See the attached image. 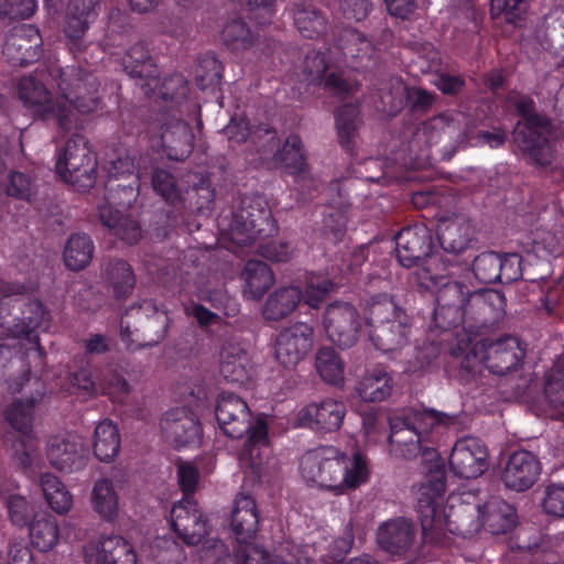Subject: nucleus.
<instances>
[{"label":"nucleus","instance_id":"30","mask_svg":"<svg viewBox=\"0 0 564 564\" xmlns=\"http://www.w3.org/2000/svg\"><path fill=\"white\" fill-rule=\"evenodd\" d=\"M98 376H95L91 360L86 356H74L65 381L69 394L84 400L98 395Z\"/></svg>","mask_w":564,"mask_h":564},{"label":"nucleus","instance_id":"24","mask_svg":"<svg viewBox=\"0 0 564 564\" xmlns=\"http://www.w3.org/2000/svg\"><path fill=\"white\" fill-rule=\"evenodd\" d=\"M541 464L535 455L528 451L512 453L501 473L503 485L518 492L530 489L539 479Z\"/></svg>","mask_w":564,"mask_h":564},{"label":"nucleus","instance_id":"32","mask_svg":"<svg viewBox=\"0 0 564 564\" xmlns=\"http://www.w3.org/2000/svg\"><path fill=\"white\" fill-rule=\"evenodd\" d=\"M429 129L443 130L442 144L455 150L469 140L473 126L462 112H445L431 118Z\"/></svg>","mask_w":564,"mask_h":564},{"label":"nucleus","instance_id":"38","mask_svg":"<svg viewBox=\"0 0 564 564\" xmlns=\"http://www.w3.org/2000/svg\"><path fill=\"white\" fill-rule=\"evenodd\" d=\"M99 218L113 236L128 245L137 243L142 237L140 224L132 217L122 214L117 207L99 206Z\"/></svg>","mask_w":564,"mask_h":564},{"label":"nucleus","instance_id":"1","mask_svg":"<svg viewBox=\"0 0 564 564\" xmlns=\"http://www.w3.org/2000/svg\"><path fill=\"white\" fill-rule=\"evenodd\" d=\"M99 86L93 73L80 67H67L61 72V97L54 98L46 86L33 76L20 79L18 93L35 120L65 134L78 128L79 113L88 115L99 109Z\"/></svg>","mask_w":564,"mask_h":564},{"label":"nucleus","instance_id":"37","mask_svg":"<svg viewBox=\"0 0 564 564\" xmlns=\"http://www.w3.org/2000/svg\"><path fill=\"white\" fill-rule=\"evenodd\" d=\"M242 294L247 300L259 301L274 283V274L269 264L260 260H249L241 272Z\"/></svg>","mask_w":564,"mask_h":564},{"label":"nucleus","instance_id":"21","mask_svg":"<svg viewBox=\"0 0 564 564\" xmlns=\"http://www.w3.org/2000/svg\"><path fill=\"white\" fill-rule=\"evenodd\" d=\"M525 350L518 338L506 336L497 340H482L484 366L492 373L503 376L519 367Z\"/></svg>","mask_w":564,"mask_h":564},{"label":"nucleus","instance_id":"39","mask_svg":"<svg viewBox=\"0 0 564 564\" xmlns=\"http://www.w3.org/2000/svg\"><path fill=\"white\" fill-rule=\"evenodd\" d=\"M29 538L32 546L40 552L52 551L61 540V527L55 516L36 513L29 523Z\"/></svg>","mask_w":564,"mask_h":564},{"label":"nucleus","instance_id":"8","mask_svg":"<svg viewBox=\"0 0 564 564\" xmlns=\"http://www.w3.org/2000/svg\"><path fill=\"white\" fill-rule=\"evenodd\" d=\"M446 414L435 411L414 412L409 411L404 415H394L390 419V444H393L395 451L405 459L415 458L420 453L424 466V478L429 473V463L424 458V452L427 449L437 451L427 446L429 434L432 430L441 424L449 421Z\"/></svg>","mask_w":564,"mask_h":564},{"label":"nucleus","instance_id":"52","mask_svg":"<svg viewBox=\"0 0 564 564\" xmlns=\"http://www.w3.org/2000/svg\"><path fill=\"white\" fill-rule=\"evenodd\" d=\"M369 260L371 265L378 268L375 269L371 275L381 278L388 269V258L381 250L379 242H370L368 245L359 246L349 258L348 270L356 272L361 265Z\"/></svg>","mask_w":564,"mask_h":564},{"label":"nucleus","instance_id":"64","mask_svg":"<svg viewBox=\"0 0 564 564\" xmlns=\"http://www.w3.org/2000/svg\"><path fill=\"white\" fill-rule=\"evenodd\" d=\"M388 377L386 373L380 376L365 377L357 387L358 394L362 401L380 402L388 395Z\"/></svg>","mask_w":564,"mask_h":564},{"label":"nucleus","instance_id":"9","mask_svg":"<svg viewBox=\"0 0 564 564\" xmlns=\"http://www.w3.org/2000/svg\"><path fill=\"white\" fill-rule=\"evenodd\" d=\"M194 139L192 127L165 110L154 112L139 132L140 142L147 141L153 152L162 151L169 160L180 162L193 152Z\"/></svg>","mask_w":564,"mask_h":564},{"label":"nucleus","instance_id":"48","mask_svg":"<svg viewBox=\"0 0 564 564\" xmlns=\"http://www.w3.org/2000/svg\"><path fill=\"white\" fill-rule=\"evenodd\" d=\"M93 509L105 521L112 522L119 512V497L113 482L101 478L94 485L91 492Z\"/></svg>","mask_w":564,"mask_h":564},{"label":"nucleus","instance_id":"55","mask_svg":"<svg viewBox=\"0 0 564 564\" xmlns=\"http://www.w3.org/2000/svg\"><path fill=\"white\" fill-rule=\"evenodd\" d=\"M151 321L158 323L159 328L155 330V336L153 338H150L144 344L134 343V340L132 339V330L130 326L123 325V322H121L120 339L128 350L134 351L143 347H153L160 344L166 337L170 321L167 314L165 312L160 313L155 310V314Z\"/></svg>","mask_w":564,"mask_h":564},{"label":"nucleus","instance_id":"51","mask_svg":"<svg viewBox=\"0 0 564 564\" xmlns=\"http://www.w3.org/2000/svg\"><path fill=\"white\" fill-rule=\"evenodd\" d=\"M220 39L229 51L238 53L253 45L254 34L241 18H235L225 24Z\"/></svg>","mask_w":564,"mask_h":564},{"label":"nucleus","instance_id":"16","mask_svg":"<svg viewBox=\"0 0 564 564\" xmlns=\"http://www.w3.org/2000/svg\"><path fill=\"white\" fill-rule=\"evenodd\" d=\"M449 467L460 478L475 479L481 476L489 467L486 444L470 436L457 440L449 456Z\"/></svg>","mask_w":564,"mask_h":564},{"label":"nucleus","instance_id":"4","mask_svg":"<svg viewBox=\"0 0 564 564\" xmlns=\"http://www.w3.org/2000/svg\"><path fill=\"white\" fill-rule=\"evenodd\" d=\"M502 292L471 290L464 281H448L436 291L433 322L444 332L458 326L480 330L494 326L505 314Z\"/></svg>","mask_w":564,"mask_h":564},{"label":"nucleus","instance_id":"56","mask_svg":"<svg viewBox=\"0 0 564 564\" xmlns=\"http://www.w3.org/2000/svg\"><path fill=\"white\" fill-rule=\"evenodd\" d=\"M415 539L414 525L404 518L390 521V554L406 552Z\"/></svg>","mask_w":564,"mask_h":564},{"label":"nucleus","instance_id":"40","mask_svg":"<svg viewBox=\"0 0 564 564\" xmlns=\"http://www.w3.org/2000/svg\"><path fill=\"white\" fill-rule=\"evenodd\" d=\"M104 278L117 301L127 300L132 294L137 283V278L130 263L118 258L111 259L106 264Z\"/></svg>","mask_w":564,"mask_h":564},{"label":"nucleus","instance_id":"29","mask_svg":"<svg viewBox=\"0 0 564 564\" xmlns=\"http://www.w3.org/2000/svg\"><path fill=\"white\" fill-rule=\"evenodd\" d=\"M220 372L229 382L248 384L253 376L249 351L239 344L226 343L220 352Z\"/></svg>","mask_w":564,"mask_h":564},{"label":"nucleus","instance_id":"57","mask_svg":"<svg viewBox=\"0 0 564 564\" xmlns=\"http://www.w3.org/2000/svg\"><path fill=\"white\" fill-rule=\"evenodd\" d=\"M411 319L406 312L400 306H394L390 316V347L391 350L402 349L410 343Z\"/></svg>","mask_w":564,"mask_h":564},{"label":"nucleus","instance_id":"31","mask_svg":"<svg viewBox=\"0 0 564 564\" xmlns=\"http://www.w3.org/2000/svg\"><path fill=\"white\" fill-rule=\"evenodd\" d=\"M259 516L250 496H238L230 517V528L237 544L251 542L258 531Z\"/></svg>","mask_w":564,"mask_h":564},{"label":"nucleus","instance_id":"11","mask_svg":"<svg viewBox=\"0 0 564 564\" xmlns=\"http://www.w3.org/2000/svg\"><path fill=\"white\" fill-rule=\"evenodd\" d=\"M97 166L96 153L82 134L75 133L57 152L56 173L65 183L77 186L79 189L93 187Z\"/></svg>","mask_w":564,"mask_h":564},{"label":"nucleus","instance_id":"13","mask_svg":"<svg viewBox=\"0 0 564 564\" xmlns=\"http://www.w3.org/2000/svg\"><path fill=\"white\" fill-rule=\"evenodd\" d=\"M364 319L350 303H330L324 313L323 326L330 341L339 348H350L359 339Z\"/></svg>","mask_w":564,"mask_h":564},{"label":"nucleus","instance_id":"43","mask_svg":"<svg viewBox=\"0 0 564 564\" xmlns=\"http://www.w3.org/2000/svg\"><path fill=\"white\" fill-rule=\"evenodd\" d=\"M97 564H137V553L121 535L102 536L96 554Z\"/></svg>","mask_w":564,"mask_h":564},{"label":"nucleus","instance_id":"14","mask_svg":"<svg viewBox=\"0 0 564 564\" xmlns=\"http://www.w3.org/2000/svg\"><path fill=\"white\" fill-rule=\"evenodd\" d=\"M314 328L305 322L284 327L275 337L274 356L285 368L295 367L313 348Z\"/></svg>","mask_w":564,"mask_h":564},{"label":"nucleus","instance_id":"22","mask_svg":"<svg viewBox=\"0 0 564 564\" xmlns=\"http://www.w3.org/2000/svg\"><path fill=\"white\" fill-rule=\"evenodd\" d=\"M46 455L55 469L63 473H74L86 467L89 459V449L76 436H54L48 441Z\"/></svg>","mask_w":564,"mask_h":564},{"label":"nucleus","instance_id":"49","mask_svg":"<svg viewBox=\"0 0 564 564\" xmlns=\"http://www.w3.org/2000/svg\"><path fill=\"white\" fill-rule=\"evenodd\" d=\"M40 487L45 501L56 513L65 514L73 506V496L57 476L44 473L40 476Z\"/></svg>","mask_w":564,"mask_h":564},{"label":"nucleus","instance_id":"6","mask_svg":"<svg viewBox=\"0 0 564 564\" xmlns=\"http://www.w3.org/2000/svg\"><path fill=\"white\" fill-rule=\"evenodd\" d=\"M299 468L306 484L335 496L357 489L369 478L367 459L359 451L350 458L335 446L305 452Z\"/></svg>","mask_w":564,"mask_h":564},{"label":"nucleus","instance_id":"7","mask_svg":"<svg viewBox=\"0 0 564 564\" xmlns=\"http://www.w3.org/2000/svg\"><path fill=\"white\" fill-rule=\"evenodd\" d=\"M279 227L267 200L260 195L241 197L232 212L230 240L240 247H251L272 262H286L292 256L289 242L267 240L278 234Z\"/></svg>","mask_w":564,"mask_h":564},{"label":"nucleus","instance_id":"47","mask_svg":"<svg viewBox=\"0 0 564 564\" xmlns=\"http://www.w3.org/2000/svg\"><path fill=\"white\" fill-rule=\"evenodd\" d=\"M94 252L95 245L89 235L73 234L64 248V263L72 271H80L90 263Z\"/></svg>","mask_w":564,"mask_h":564},{"label":"nucleus","instance_id":"18","mask_svg":"<svg viewBox=\"0 0 564 564\" xmlns=\"http://www.w3.org/2000/svg\"><path fill=\"white\" fill-rule=\"evenodd\" d=\"M40 30L33 24L14 26L6 36L2 53L13 66L25 67L42 54Z\"/></svg>","mask_w":564,"mask_h":564},{"label":"nucleus","instance_id":"20","mask_svg":"<svg viewBox=\"0 0 564 564\" xmlns=\"http://www.w3.org/2000/svg\"><path fill=\"white\" fill-rule=\"evenodd\" d=\"M215 416L220 430L228 437L240 438L250 430V409L235 393L223 391L218 395Z\"/></svg>","mask_w":564,"mask_h":564},{"label":"nucleus","instance_id":"5","mask_svg":"<svg viewBox=\"0 0 564 564\" xmlns=\"http://www.w3.org/2000/svg\"><path fill=\"white\" fill-rule=\"evenodd\" d=\"M224 131L229 142H249L262 159L271 155L274 166L286 170L295 183L308 175L307 158L299 134L291 133L280 145L278 131L268 120L237 113L230 118Z\"/></svg>","mask_w":564,"mask_h":564},{"label":"nucleus","instance_id":"60","mask_svg":"<svg viewBox=\"0 0 564 564\" xmlns=\"http://www.w3.org/2000/svg\"><path fill=\"white\" fill-rule=\"evenodd\" d=\"M216 564H271L269 553L251 542L237 544L235 555L218 560Z\"/></svg>","mask_w":564,"mask_h":564},{"label":"nucleus","instance_id":"15","mask_svg":"<svg viewBox=\"0 0 564 564\" xmlns=\"http://www.w3.org/2000/svg\"><path fill=\"white\" fill-rule=\"evenodd\" d=\"M160 425L166 442L177 449L197 447L202 443V424L198 417L187 408L181 406L166 411Z\"/></svg>","mask_w":564,"mask_h":564},{"label":"nucleus","instance_id":"36","mask_svg":"<svg viewBox=\"0 0 564 564\" xmlns=\"http://www.w3.org/2000/svg\"><path fill=\"white\" fill-rule=\"evenodd\" d=\"M292 14L294 25L303 37L317 40L326 34L328 19L314 3L306 1L294 3Z\"/></svg>","mask_w":564,"mask_h":564},{"label":"nucleus","instance_id":"23","mask_svg":"<svg viewBox=\"0 0 564 564\" xmlns=\"http://www.w3.org/2000/svg\"><path fill=\"white\" fill-rule=\"evenodd\" d=\"M336 47L341 52L345 61L351 59V70L367 73L375 66L376 50L370 40L351 26H345L337 35L334 33Z\"/></svg>","mask_w":564,"mask_h":564},{"label":"nucleus","instance_id":"42","mask_svg":"<svg viewBox=\"0 0 564 564\" xmlns=\"http://www.w3.org/2000/svg\"><path fill=\"white\" fill-rule=\"evenodd\" d=\"M360 121V110L357 105L345 104L335 111V126L339 144L351 156L356 154L355 138Z\"/></svg>","mask_w":564,"mask_h":564},{"label":"nucleus","instance_id":"33","mask_svg":"<svg viewBox=\"0 0 564 564\" xmlns=\"http://www.w3.org/2000/svg\"><path fill=\"white\" fill-rule=\"evenodd\" d=\"M303 300V291L299 286H280L267 297L261 315L267 322H280L290 316Z\"/></svg>","mask_w":564,"mask_h":564},{"label":"nucleus","instance_id":"26","mask_svg":"<svg viewBox=\"0 0 564 564\" xmlns=\"http://www.w3.org/2000/svg\"><path fill=\"white\" fill-rule=\"evenodd\" d=\"M37 401L33 397L25 401L17 400L4 412L6 421L20 434L19 444L21 452L17 451L14 459L23 470L29 469L32 465V459L23 438L29 437L32 433L34 408Z\"/></svg>","mask_w":564,"mask_h":564},{"label":"nucleus","instance_id":"19","mask_svg":"<svg viewBox=\"0 0 564 564\" xmlns=\"http://www.w3.org/2000/svg\"><path fill=\"white\" fill-rule=\"evenodd\" d=\"M327 64L324 54L319 52H310L303 61V72L312 84H323L326 93L334 97L345 99L354 95L359 89V83L347 79L341 72H332L326 74Z\"/></svg>","mask_w":564,"mask_h":564},{"label":"nucleus","instance_id":"58","mask_svg":"<svg viewBox=\"0 0 564 564\" xmlns=\"http://www.w3.org/2000/svg\"><path fill=\"white\" fill-rule=\"evenodd\" d=\"M500 256L496 252H484L473 261L475 278L481 283H494L501 278Z\"/></svg>","mask_w":564,"mask_h":564},{"label":"nucleus","instance_id":"27","mask_svg":"<svg viewBox=\"0 0 564 564\" xmlns=\"http://www.w3.org/2000/svg\"><path fill=\"white\" fill-rule=\"evenodd\" d=\"M345 414V403L327 398L318 403L304 406L300 412V419L306 422L312 430L332 433L340 429Z\"/></svg>","mask_w":564,"mask_h":564},{"label":"nucleus","instance_id":"35","mask_svg":"<svg viewBox=\"0 0 564 564\" xmlns=\"http://www.w3.org/2000/svg\"><path fill=\"white\" fill-rule=\"evenodd\" d=\"M475 230L470 221L464 217L443 220L438 229V240L444 251L459 254L466 251L473 240Z\"/></svg>","mask_w":564,"mask_h":564},{"label":"nucleus","instance_id":"59","mask_svg":"<svg viewBox=\"0 0 564 564\" xmlns=\"http://www.w3.org/2000/svg\"><path fill=\"white\" fill-rule=\"evenodd\" d=\"M544 393L552 406L564 405V358L556 359L547 373Z\"/></svg>","mask_w":564,"mask_h":564},{"label":"nucleus","instance_id":"63","mask_svg":"<svg viewBox=\"0 0 564 564\" xmlns=\"http://www.w3.org/2000/svg\"><path fill=\"white\" fill-rule=\"evenodd\" d=\"M335 288L336 284L327 278H312L305 284L302 301L312 308H318Z\"/></svg>","mask_w":564,"mask_h":564},{"label":"nucleus","instance_id":"41","mask_svg":"<svg viewBox=\"0 0 564 564\" xmlns=\"http://www.w3.org/2000/svg\"><path fill=\"white\" fill-rule=\"evenodd\" d=\"M516 525L513 507L501 499L494 498L481 508V528L492 534H505Z\"/></svg>","mask_w":564,"mask_h":564},{"label":"nucleus","instance_id":"44","mask_svg":"<svg viewBox=\"0 0 564 564\" xmlns=\"http://www.w3.org/2000/svg\"><path fill=\"white\" fill-rule=\"evenodd\" d=\"M141 176L142 171L139 164L137 174H130L128 178L107 180L105 183L107 203L105 205L113 207L117 205L123 209L130 208L139 196Z\"/></svg>","mask_w":564,"mask_h":564},{"label":"nucleus","instance_id":"54","mask_svg":"<svg viewBox=\"0 0 564 564\" xmlns=\"http://www.w3.org/2000/svg\"><path fill=\"white\" fill-rule=\"evenodd\" d=\"M98 395H107L113 403H124L130 394L131 387L119 372L109 370L98 377Z\"/></svg>","mask_w":564,"mask_h":564},{"label":"nucleus","instance_id":"17","mask_svg":"<svg viewBox=\"0 0 564 564\" xmlns=\"http://www.w3.org/2000/svg\"><path fill=\"white\" fill-rule=\"evenodd\" d=\"M171 528L187 545L199 544L208 534V520L195 500H180L170 512Z\"/></svg>","mask_w":564,"mask_h":564},{"label":"nucleus","instance_id":"50","mask_svg":"<svg viewBox=\"0 0 564 564\" xmlns=\"http://www.w3.org/2000/svg\"><path fill=\"white\" fill-rule=\"evenodd\" d=\"M8 196L36 205L40 200V184L29 173L12 171L3 183Z\"/></svg>","mask_w":564,"mask_h":564},{"label":"nucleus","instance_id":"61","mask_svg":"<svg viewBox=\"0 0 564 564\" xmlns=\"http://www.w3.org/2000/svg\"><path fill=\"white\" fill-rule=\"evenodd\" d=\"M424 260L425 261L419 276L423 282L431 281L433 284L440 285L437 291L441 289L442 284L448 281H458L453 270L448 271L447 274H444L446 268L438 254L430 253L424 258Z\"/></svg>","mask_w":564,"mask_h":564},{"label":"nucleus","instance_id":"2","mask_svg":"<svg viewBox=\"0 0 564 564\" xmlns=\"http://www.w3.org/2000/svg\"><path fill=\"white\" fill-rule=\"evenodd\" d=\"M424 458L429 463V473L416 492L423 539L437 543L447 531L464 538L479 532L481 507L462 497H453L444 509L442 503L446 490L444 462L432 449L424 452Z\"/></svg>","mask_w":564,"mask_h":564},{"label":"nucleus","instance_id":"62","mask_svg":"<svg viewBox=\"0 0 564 564\" xmlns=\"http://www.w3.org/2000/svg\"><path fill=\"white\" fill-rule=\"evenodd\" d=\"M223 78V64L210 53L202 55L196 68V79L199 86L207 87L217 85Z\"/></svg>","mask_w":564,"mask_h":564},{"label":"nucleus","instance_id":"45","mask_svg":"<svg viewBox=\"0 0 564 564\" xmlns=\"http://www.w3.org/2000/svg\"><path fill=\"white\" fill-rule=\"evenodd\" d=\"M386 296L377 294L371 296L365 310V323L369 327V339L377 350L387 351L384 323L388 322V311L384 304Z\"/></svg>","mask_w":564,"mask_h":564},{"label":"nucleus","instance_id":"10","mask_svg":"<svg viewBox=\"0 0 564 564\" xmlns=\"http://www.w3.org/2000/svg\"><path fill=\"white\" fill-rule=\"evenodd\" d=\"M516 109L523 122H518L513 130V141L521 152L538 165H549L553 160V149L549 141L550 120L535 112L534 101L520 97Z\"/></svg>","mask_w":564,"mask_h":564},{"label":"nucleus","instance_id":"28","mask_svg":"<svg viewBox=\"0 0 564 564\" xmlns=\"http://www.w3.org/2000/svg\"><path fill=\"white\" fill-rule=\"evenodd\" d=\"M99 0H69L65 24V35L69 48L80 53L85 50L83 37L89 29L90 21L96 17L95 8Z\"/></svg>","mask_w":564,"mask_h":564},{"label":"nucleus","instance_id":"12","mask_svg":"<svg viewBox=\"0 0 564 564\" xmlns=\"http://www.w3.org/2000/svg\"><path fill=\"white\" fill-rule=\"evenodd\" d=\"M151 183L153 191L173 207L202 212L208 209L214 202V191L203 184L187 189L184 196L175 176L164 169L152 167Z\"/></svg>","mask_w":564,"mask_h":564},{"label":"nucleus","instance_id":"3","mask_svg":"<svg viewBox=\"0 0 564 564\" xmlns=\"http://www.w3.org/2000/svg\"><path fill=\"white\" fill-rule=\"evenodd\" d=\"M26 286L21 283L0 280V328L8 337L25 341L24 357L28 368L22 380L32 376L41 377L45 367L46 352L40 344L39 329H47L51 315L44 304L26 295Z\"/></svg>","mask_w":564,"mask_h":564},{"label":"nucleus","instance_id":"46","mask_svg":"<svg viewBox=\"0 0 564 564\" xmlns=\"http://www.w3.org/2000/svg\"><path fill=\"white\" fill-rule=\"evenodd\" d=\"M94 454L100 462L109 463L120 451V433L118 426L110 420L97 424L93 442Z\"/></svg>","mask_w":564,"mask_h":564},{"label":"nucleus","instance_id":"25","mask_svg":"<svg viewBox=\"0 0 564 564\" xmlns=\"http://www.w3.org/2000/svg\"><path fill=\"white\" fill-rule=\"evenodd\" d=\"M395 257L404 268L417 265L432 251V238L424 227H408L394 237Z\"/></svg>","mask_w":564,"mask_h":564},{"label":"nucleus","instance_id":"53","mask_svg":"<svg viewBox=\"0 0 564 564\" xmlns=\"http://www.w3.org/2000/svg\"><path fill=\"white\" fill-rule=\"evenodd\" d=\"M315 367L325 382L333 386L344 383V362L332 347H322L317 350Z\"/></svg>","mask_w":564,"mask_h":564},{"label":"nucleus","instance_id":"34","mask_svg":"<svg viewBox=\"0 0 564 564\" xmlns=\"http://www.w3.org/2000/svg\"><path fill=\"white\" fill-rule=\"evenodd\" d=\"M123 66L130 76L148 80L147 86H158L160 79L159 67L145 42L139 41L127 51L123 57Z\"/></svg>","mask_w":564,"mask_h":564}]
</instances>
